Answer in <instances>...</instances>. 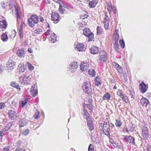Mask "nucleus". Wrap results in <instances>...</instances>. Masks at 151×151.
Returning a JSON list of instances; mask_svg holds the SVG:
<instances>
[{
    "label": "nucleus",
    "instance_id": "f257e3e1",
    "mask_svg": "<svg viewBox=\"0 0 151 151\" xmlns=\"http://www.w3.org/2000/svg\"><path fill=\"white\" fill-rule=\"evenodd\" d=\"M38 17L36 14L33 15L28 19V25L30 27H33L35 26V24L38 23Z\"/></svg>",
    "mask_w": 151,
    "mask_h": 151
},
{
    "label": "nucleus",
    "instance_id": "f03ea898",
    "mask_svg": "<svg viewBox=\"0 0 151 151\" xmlns=\"http://www.w3.org/2000/svg\"><path fill=\"white\" fill-rule=\"evenodd\" d=\"M99 58L97 60L98 61H99L101 63H104L106 62L107 57L106 53L103 50H101L99 53Z\"/></svg>",
    "mask_w": 151,
    "mask_h": 151
},
{
    "label": "nucleus",
    "instance_id": "7ed1b4c3",
    "mask_svg": "<svg viewBox=\"0 0 151 151\" xmlns=\"http://www.w3.org/2000/svg\"><path fill=\"white\" fill-rule=\"evenodd\" d=\"M82 88L84 92L87 94H89L92 91L91 85L89 82L84 83Z\"/></svg>",
    "mask_w": 151,
    "mask_h": 151
},
{
    "label": "nucleus",
    "instance_id": "20e7f679",
    "mask_svg": "<svg viewBox=\"0 0 151 151\" xmlns=\"http://www.w3.org/2000/svg\"><path fill=\"white\" fill-rule=\"evenodd\" d=\"M9 5L11 6L10 9H12V11H14L15 12L16 15L18 18L19 17V9L18 6H16L15 4L12 1L9 2Z\"/></svg>",
    "mask_w": 151,
    "mask_h": 151
},
{
    "label": "nucleus",
    "instance_id": "39448f33",
    "mask_svg": "<svg viewBox=\"0 0 151 151\" xmlns=\"http://www.w3.org/2000/svg\"><path fill=\"white\" fill-rule=\"evenodd\" d=\"M27 91L28 95L31 97H35L37 94V91L35 89L33 86H32L30 88H28Z\"/></svg>",
    "mask_w": 151,
    "mask_h": 151
},
{
    "label": "nucleus",
    "instance_id": "423d86ee",
    "mask_svg": "<svg viewBox=\"0 0 151 151\" xmlns=\"http://www.w3.org/2000/svg\"><path fill=\"white\" fill-rule=\"evenodd\" d=\"M124 139L125 142L132 143L133 145L135 144V139L131 136H125L124 137Z\"/></svg>",
    "mask_w": 151,
    "mask_h": 151
},
{
    "label": "nucleus",
    "instance_id": "0eeeda50",
    "mask_svg": "<svg viewBox=\"0 0 151 151\" xmlns=\"http://www.w3.org/2000/svg\"><path fill=\"white\" fill-rule=\"evenodd\" d=\"M59 14L55 12L52 14L51 19L54 21V23H57L59 21Z\"/></svg>",
    "mask_w": 151,
    "mask_h": 151
},
{
    "label": "nucleus",
    "instance_id": "6e6552de",
    "mask_svg": "<svg viewBox=\"0 0 151 151\" xmlns=\"http://www.w3.org/2000/svg\"><path fill=\"white\" fill-rule=\"evenodd\" d=\"M78 67V64L76 62H73L72 63L69 65V70L71 72L75 71Z\"/></svg>",
    "mask_w": 151,
    "mask_h": 151
},
{
    "label": "nucleus",
    "instance_id": "1a4fd4ad",
    "mask_svg": "<svg viewBox=\"0 0 151 151\" xmlns=\"http://www.w3.org/2000/svg\"><path fill=\"white\" fill-rule=\"evenodd\" d=\"M24 75V77L23 78V82L24 83H29V82L31 79V78L29 77V73L28 72H25L23 74Z\"/></svg>",
    "mask_w": 151,
    "mask_h": 151
},
{
    "label": "nucleus",
    "instance_id": "9d476101",
    "mask_svg": "<svg viewBox=\"0 0 151 151\" xmlns=\"http://www.w3.org/2000/svg\"><path fill=\"white\" fill-rule=\"evenodd\" d=\"M14 62L11 60H9L7 63V67L9 70H12L15 67Z\"/></svg>",
    "mask_w": 151,
    "mask_h": 151
},
{
    "label": "nucleus",
    "instance_id": "9b49d317",
    "mask_svg": "<svg viewBox=\"0 0 151 151\" xmlns=\"http://www.w3.org/2000/svg\"><path fill=\"white\" fill-rule=\"evenodd\" d=\"M147 88V86L142 82L139 84V89L142 93H145Z\"/></svg>",
    "mask_w": 151,
    "mask_h": 151
},
{
    "label": "nucleus",
    "instance_id": "f8f14e48",
    "mask_svg": "<svg viewBox=\"0 0 151 151\" xmlns=\"http://www.w3.org/2000/svg\"><path fill=\"white\" fill-rule=\"evenodd\" d=\"M75 49L78 51H82L84 50L85 48L83 43H79L75 46Z\"/></svg>",
    "mask_w": 151,
    "mask_h": 151
},
{
    "label": "nucleus",
    "instance_id": "ddd939ff",
    "mask_svg": "<svg viewBox=\"0 0 151 151\" xmlns=\"http://www.w3.org/2000/svg\"><path fill=\"white\" fill-rule=\"evenodd\" d=\"M142 135L144 138H147L149 137L148 129L146 127H144L142 129Z\"/></svg>",
    "mask_w": 151,
    "mask_h": 151
},
{
    "label": "nucleus",
    "instance_id": "4468645a",
    "mask_svg": "<svg viewBox=\"0 0 151 151\" xmlns=\"http://www.w3.org/2000/svg\"><path fill=\"white\" fill-rule=\"evenodd\" d=\"M86 119L87 122V124L90 129L92 130L93 129V125L92 122L93 120H90L89 116H87Z\"/></svg>",
    "mask_w": 151,
    "mask_h": 151
},
{
    "label": "nucleus",
    "instance_id": "2eb2a0df",
    "mask_svg": "<svg viewBox=\"0 0 151 151\" xmlns=\"http://www.w3.org/2000/svg\"><path fill=\"white\" fill-rule=\"evenodd\" d=\"M81 70L82 71L87 70L88 68L89 64L87 63H83L81 64L80 66Z\"/></svg>",
    "mask_w": 151,
    "mask_h": 151
},
{
    "label": "nucleus",
    "instance_id": "dca6fc26",
    "mask_svg": "<svg viewBox=\"0 0 151 151\" xmlns=\"http://www.w3.org/2000/svg\"><path fill=\"white\" fill-rule=\"evenodd\" d=\"M17 114L16 112L14 111L11 110L9 112V116L11 119H14L17 117Z\"/></svg>",
    "mask_w": 151,
    "mask_h": 151
},
{
    "label": "nucleus",
    "instance_id": "f3484780",
    "mask_svg": "<svg viewBox=\"0 0 151 151\" xmlns=\"http://www.w3.org/2000/svg\"><path fill=\"white\" fill-rule=\"evenodd\" d=\"M91 53L93 54H97L99 51V48L95 46H93L90 49Z\"/></svg>",
    "mask_w": 151,
    "mask_h": 151
},
{
    "label": "nucleus",
    "instance_id": "a211bd4d",
    "mask_svg": "<svg viewBox=\"0 0 151 151\" xmlns=\"http://www.w3.org/2000/svg\"><path fill=\"white\" fill-rule=\"evenodd\" d=\"M17 54L18 56L20 58H24L25 56V52L23 49L19 50L17 51Z\"/></svg>",
    "mask_w": 151,
    "mask_h": 151
},
{
    "label": "nucleus",
    "instance_id": "6ab92c4d",
    "mask_svg": "<svg viewBox=\"0 0 151 151\" xmlns=\"http://www.w3.org/2000/svg\"><path fill=\"white\" fill-rule=\"evenodd\" d=\"M98 0H93L89 3V7L90 8H94L97 4Z\"/></svg>",
    "mask_w": 151,
    "mask_h": 151
},
{
    "label": "nucleus",
    "instance_id": "aec40b11",
    "mask_svg": "<svg viewBox=\"0 0 151 151\" xmlns=\"http://www.w3.org/2000/svg\"><path fill=\"white\" fill-rule=\"evenodd\" d=\"M7 22L5 20H3L0 21V26L1 28L6 29L7 27Z\"/></svg>",
    "mask_w": 151,
    "mask_h": 151
},
{
    "label": "nucleus",
    "instance_id": "412c9836",
    "mask_svg": "<svg viewBox=\"0 0 151 151\" xmlns=\"http://www.w3.org/2000/svg\"><path fill=\"white\" fill-rule=\"evenodd\" d=\"M64 3L63 2L62 4H60L59 7V10L60 13L61 14H63L65 12V9H64Z\"/></svg>",
    "mask_w": 151,
    "mask_h": 151
},
{
    "label": "nucleus",
    "instance_id": "4be33fe9",
    "mask_svg": "<svg viewBox=\"0 0 151 151\" xmlns=\"http://www.w3.org/2000/svg\"><path fill=\"white\" fill-rule=\"evenodd\" d=\"M94 83L95 85L97 86L101 85V82L100 78L97 77L95 78Z\"/></svg>",
    "mask_w": 151,
    "mask_h": 151
},
{
    "label": "nucleus",
    "instance_id": "5701e85b",
    "mask_svg": "<svg viewBox=\"0 0 151 151\" xmlns=\"http://www.w3.org/2000/svg\"><path fill=\"white\" fill-rule=\"evenodd\" d=\"M140 102L142 105L145 107L147 106L149 103L148 100L145 98L142 99H141Z\"/></svg>",
    "mask_w": 151,
    "mask_h": 151
},
{
    "label": "nucleus",
    "instance_id": "b1692460",
    "mask_svg": "<svg viewBox=\"0 0 151 151\" xmlns=\"http://www.w3.org/2000/svg\"><path fill=\"white\" fill-rule=\"evenodd\" d=\"M27 123V120L25 119H23L20 120L19 122V125L20 127H23Z\"/></svg>",
    "mask_w": 151,
    "mask_h": 151
},
{
    "label": "nucleus",
    "instance_id": "393cba45",
    "mask_svg": "<svg viewBox=\"0 0 151 151\" xmlns=\"http://www.w3.org/2000/svg\"><path fill=\"white\" fill-rule=\"evenodd\" d=\"M110 94L108 92H107L102 97V99L104 100H109L110 99Z\"/></svg>",
    "mask_w": 151,
    "mask_h": 151
},
{
    "label": "nucleus",
    "instance_id": "a878e982",
    "mask_svg": "<svg viewBox=\"0 0 151 151\" xmlns=\"http://www.w3.org/2000/svg\"><path fill=\"white\" fill-rule=\"evenodd\" d=\"M91 33L90 30L88 28H86L83 30V34L86 37Z\"/></svg>",
    "mask_w": 151,
    "mask_h": 151
},
{
    "label": "nucleus",
    "instance_id": "bb28decb",
    "mask_svg": "<svg viewBox=\"0 0 151 151\" xmlns=\"http://www.w3.org/2000/svg\"><path fill=\"white\" fill-rule=\"evenodd\" d=\"M50 40L52 43H54L56 40V37L54 33L51 34Z\"/></svg>",
    "mask_w": 151,
    "mask_h": 151
},
{
    "label": "nucleus",
    "instance_id": "cd10ccee",
    "mask_svg": "<svg viewBox=\"0 0 151 151\" xmlns=\"http://www.w3.org/2000/svg\"><path fill=\"white\" fill-rule=\"evenodd\" d=\"M1 39L3 41L5 42L7 40L8 37L6 34L5 33H3L1 36Z\"/></svg>",
    "mask_w": 151,
    "mask_h": 151
},
{
    "label": "nucleus",
    "instance_id": "c85d7f7f",
    "mask_svg": "<svg viewBox=\"0 0 151 151\" xmlns=\"http://www.w3.org/2000/svg\"><path fill=\"white\" fill-rule=\"evenodd\" d=\"M118 30L117 29H116L115 31L114 34L113 36L114 38L116 41H117L119 38V35L118 34Z\"/></svg>",
    "mask_w": 151,
    "mask_h": 151
},
{
    "label": "nucleus",
    "instance_id": "c756f323",
    "mask_svg": "<svg viewBox=\"0 0 151 151\" xmlns=\"http://www.w3.org/2000/svg\"><path fill=\"white\" fill-rule=\"evenodd\" d=\"M88 74L92 77H94L95 75V70L92 69H90L88 70Z\"/></svg>",
    "mask_w": 151,
    "mask_h": 151
},
{
    "label": "nucleus",
    "instance_id": "7c9ffc66",
    "mask_svg": "<svg viewBox=\"0 0 151 151\" xmlns=\"http://www.w3.org/2000/svg\"><path fill=\"white\" fill-rule=\"evenodd\" d=\"M19 34L20 38H22L23 37V29L22 27L21 26L19 29Z\"/></svg>",
    "mask_w": 151,
    "mask_h": 151
},
{
    "label": "nucleus",
    "instance_id": "2f4dec72",
    "mask_svg": "<svg viewBox=\"0 0 151 151\" xmlns=\"http://www.w3.org/2000/svg\"><path fill=\"white\" fill-rule=\"evenodd\" d=\"M42 32V29L38 28L34 31V33L37 35L41 34Z\"/></svg>",
    "mask_w": 151,
    "mask_h": 151
},
{
    "label": "nucleus",
    "instance_id": "473e14b6",
    "mask_svg": "<svg viewBox=\"0 0 151 151\" xmlns=\"http://www.w3.org/2000/svg\"><path fill=\"white\" fill-rule=\"evenodd\" d=\"M87 37H88V41H91L94 38V34L93 33L91 32Z\"/></svg>",
    "mask_w": 151,
    "mask_h": 151
},
{
    "label": "nucleus",
    "instance_id": "72a5a7b5",
    "mask_svg": "<svg viewBox=\"0 0 151 151\" xmlns=\"http://www.w3.org/2000/svg\"><path fill=\"white\" fill-rule=\"evenodd\" d=\"M117 95L120 96V97L122 98L125 95V94L121 90H119L117 92Z\"/></svg>",
    "mask_w": 151,
    "mask_h": 151
},
{
    "label": "nucleus",
    "instance_id": "f704fd0d",
    "mask_svg": "<svg viewBox=\"0 0 151 151\" xmlns=\"http://www.w3.org/2000/svg\"><path fill=\"white\" fill-rule=\"evenodd\" d=\"M97 34L99 35H100L102 34V29L101 27H100L98 26L97 28Z\"/></svg>",
    "mask_w": 151,
    "mask_h": 151
},
{
    "label": "nucleus",
    "instance_id": "c9c22d12",
    "mask_svg": "<svg viewBox=\"0 0 151 151\" xmlns=\"http://www.w3.org/2000/svg\"><path fill=\"white\" fill-rule=\"evenodd\" d=\"M27 65L28 66V68L30 70L32 71L34 69V67L29 62H27Z\"/></svg>",
    "mask_w": 151,
    "mask_h": 151
},
{
    "label": "nucleus",
    "instance_id": "e433bc0d",
    "mask_svg": "<svg viewBox=\"0 0 151 151\" xmlns=\"http://www.w3.org/2000/svg\"><path fill=\"white\" fill-rule=\"evenodd\" d=\"M109 125L108 124H106L104 125L103 127V130H105L106 132H108L109 130Z\"/></svg>",
    "mask_w": 151,
    "mask_h": 151
},
{
    "label": "nucleus",
    "instance_id": "4c0bfd02",
    "mask_svg": "<svg viewBox=\"0 0 151 151\" xmlns=\"http://www.w3.org/2000/svg\"><path fill=\"white\" fill-rule=\"evenodd\" d=\"M88 17L87 13L86 12L83 14H82L81 15V18L82 19L87 18Z\"/></svg>",
    "mask_w": 151,
    "mask_h": 151
},
{
    "label": "nucleus",
    "instance_id": "58836bf2",
    "mask_svg": "<svg viewBox=\"0 0 151 151\" xmlns=\"http://www.w3.org/2000/svg\"><path fill=\"white\" fill-rule=\"evenodd\" d=\"M27 101V99H23L22 100L21 105L22 107H23L26 104Z\"/></svg>",
    "mask_w": 151,
    "mask_h": 151
},
{
    "label": "nucleus",
    "instance_id": "ea45409f",
    "mask_svg": "<svg viewBox=\"0 0 151 151\" xmlns=\"http://www.w3.org/2000/svg\"><path fill=\"white\" fill-rule=\"evenodd\" d=\"M11 85L12 87L17 88H18L19 87V85L14 82H12L11 83Z\"/></svg>",
    "mask_w": 151,
    "mask_h": 151
},
{
    "label": "nucleus",
    "instance_id": "a19ab883",
    "mask_svg": "<svg viewBox=\"0 0 151 151\" xmlns=\"http://www.w3.org/2000/svg\"><path fill=\"white\" fill-rule=\"evenodd\" d=\"M29 133V130L26 129L25 131H23L22 132V134L24 136L27 135Z\"/></svg>",
    "mask_w": 151,
    "mask_h": 151
},
{
    "label": "nucleus",
    "instance_id": "79ce46f5",
    "mask_svg": "<svg viewBox=\"0 0 151 151\" xmlns=\"http://www.w3.org/2000/svg\"><path fill=\"white\" fill-rule=\"evenodd\" d=\"M93 145L91 144H90L88 147V151H95L94 149Z\"/></svg>",
    "mask_w": 151,
    "mask_h": 151
},
{
    "label": "nucleus",
    "instance_id": "37998d69",
    "mask_svg": "<svg viewBox=\"0 0 151 151\" xmlns=\"http://www.w3.org/2000/svg\"><path fill=\"white\" fill-rule=\"evenodd\" d=\"M104 27L105 29L106 30L109 29V23L108 21L105 22L104 23Z\"/></svg>",
    "mask_w": 151,
    "mask_h": 151
},
{
    "label": "nucleus",
    "instance_id": "c03bdc74",
    "mask_svg": "<svg viewBox=\"0 0 151 151\" xmlns=\"http://www.w3.org/2000/svg\"><path fill=\"white\" fill-rule=\"evenodd\" d=\"M122 124V122L120 121H118L117 120H116V122L115 123V124L116 126L117 127H120Z\"/></svg>",
    "mask_w": 151,
    "mask_h": 151
},
{
    "label": "nucleus",
    "instance_id": "a18cd8bd",
    "mask_svg": "<svg viewBox=\"0 0 151 151\" xmlns=\"http://www.w3.org/2000/svg\"><path fill=\"white\" fill-rule=\"evenodd\" d=\"M119 42L122 47L123 48H124L125 44L124 41L122 40H120Z\"/></svg>",
    "mask_w": 151,
    "mask_h": 151
},
{
    "label": "nucleus",
    "instance_id": "49530a36",
    "mask_svg": "<svg viewBox=\"0 0 151 151\" xmlns=\"http://www.w3.org/2000/svg\"><path fill=\"white\" fill-rule=\"evenodd\" d=\"M122 99L126 103H127L129 101L128 97L125 95Z\"/></svg>",
    "mask_w": 151,
    "mask_h": 151
},
{
    "label": "nucleus",
    "instance_id": "de8ad7c7",
    "mask_svg": "<svg viewBox=\"0 0 151 151\" xmlns=\"http://www.w3.org/2000/svg\"><path fill=\"white\" fill-rule=\"evenodd\" d=\"M39 112L37 111L35 113V114L34 115V117L35 119H37L39 118Z\"/></svg>",
    "mask_w": 151,
    "mask_h": 151
},
{
    "label": "nucleus",
    "instance_id": "09e8293b",
    "mask_svg": "<svg viewBox=\"0 0 151 151\" xmlns=\"http://www.w3.org/2000/svg\"><path fill=\"white\" fill-rule=\"evenodd\" d=\"M114 47L116 51H118L119 50V45L118 43H116L115 44Z\"/></svg>",
    "mask_w": 151,
    "mask_h": 151
},
{
    "label": "nucleus",
    "instance_id": "8fccbe9b",
    "mask_svg": "<svg viewBox=\"0 0 151 151\" xmlns=\"http://www.w3.org/2000/svg\"><path fill=\"white\" fill-rule=\"evenodd\" d=\"M86 106L89 109H91L92 107V105L91 104H86Z\"/></svg>",
    "mask_w": 151,
    "mask_h": 151
},
{
    "label": "nucleus",
    "instance_id": "3c124183",
    "mask_svg": "<svg viewBox=\"0 0 151 151\" xmlns=\"http://www.w3.org/2000/svg\"><path fill=\"white\" fill-rule=\"evenodd\" d=\"M5 106L4 104V103H0V109H3Z\"/></svg>",
    "mask_w": 151,
    "mask_h": 151
},
{
    "label": "nucleus",
    "instance_id": "603ef678",
    "mask_svg": "<svg viewBox=\"0 0 151 151\" xmlns=\"http://www.w3.org/2000/svg\"><path fill=\"white\" fill-rule=\"evenodd\" d=\"M6 131V130H3L2 131H1L0 132V136H1V137H2L4 134V133Z\"/></svg>",
    "mask_w": 151,
    "mask_h": 151
},
{
    "label": "nucleus",
    "instance_id": "864d4df0",
    "mask_svg": "<svg viewBox=\"0 0 151 151\" xmlns=\"http://www.w3.org/2000/svg\"><path fill=\"white\" fill-rule=\"evenodd\" d=\"M1 5L2 7L4 8H5L7 6V5L4 2H2L1 3Z\"/></svg>",
    "mask_w": 151,
    "mask_h": 151
},
{
    "label": "nucleus",
    "instance_id": "5fc2aeb1",
    "mask_svg": "<svg viewBox=\"0 0 151 151\" xmlns=\"http://www.w3.org/2000/svg\"><path fill=\"white\" fill-rule=\"evenodd\" d=\"M39 17V20H40V22H43L44 21V19L43 17H41L40 16L38 17Z\"/></svg>",
    "mask_w": 151,
    "mask_h": 151
},
{
    "label": "nucleus",
    "instance_id": "6e6d98bb",
    "mask_svg": "<svg viewBox=\"0 0 151 151\" xmlns=\"http://www.w3.org/2000/svg\"><path fill=\"white\" fill-rule=\"evenodd\" d=\"M20 70V73H23L25 71V68L24 66H23V68H21L19 69Z\"/></svg>",
    "mask_w": 151,
    "mask_h": 151
},
{
    "label": "nucleus",
    "instance_id": "4d7b16f0",
    "mask_svg": "<svg viewBox=\"0 0 151 151\" xmlns=\"http://www.w3.org/2000/svg\"><path fill=\"white\" fill-rule=\"evenodd\" d=\"M147 149L146 151H151V146L150 145H147Z\"/></svg>",
    "mask_w": 151,
    "mask_h": 151
},
{
    "label": "nucleus",
    "instance_id": "13d9d810",
    "mask_svg": "<svg viewBox=\"0 0 151 151\" xmlns=\"http://www.w3.org/2000/svg\"><path fill=\"white\" fill-rule=\"evenodd\" d=\"M55 2L58 3H59V5L60 4H62L63 2L61 1V0H53Z\"/></svg>",
    "mask_w": 151,
    "mask_h": 151
},
{
    "label": "nucleus",
    "instance_id": "bf43d9fd",
    "mask_svg": "<svg viewBox=\"0 0 151 151\" xmlns=\"http://www.w3.org/2000/svg\"><path fill=\"white\" fill-rule=\"evenodd\" d=\"M117 69L119 72L121 73L122 72V68L121 66L119 65L118 68H117Z\"/></svg>",
    "mask_w": 151,
    "mask_h": 151
},
{
    "label": "nucleus",
    "instance_id": "052dcab7",
    "mask_svg": "<svg viewBox=\"0 0 151 151\" xmlns=\"http://www.w3.org/2000/svg\"><path fill=\"white\" fill-rule=\"evenodd\" d=\"M83 112L84 113V118L86 119V117L87 116H88V115L87 114V111L85 110H84Z\"/></svg>",
    "mask_w": 151,
    "mask_h": 151
},
{
    "label": "nucleus",
    "instance_id": "680f3d73",
    "mask_svg": "<svg viewBox=\"0 0 151 151\" xmlns=\"http://www.w3.org/2000/svg\"><path fill=\"white\" fill-rule=\"evenodd\" d=\"M50 29L47 30L45 33V35L46 36L49 35L50 34Z\"/></svg>",
    "mask_w": 151,
    "mask_h": 151
},
{
    "label": "nucleus",
    "instance_id": "e2e57ef3",
    "mask_svg": "<svg viewBox=\"0 0 151 151\" xmlns=\"http://www.w3.org/2000/svg\"><path fill=\"white\" fill-rule=\"evenodd\" d=\"M28 51L30 53H32L33 52V49L31 48H28Z\"/></svg>",
    "mask_w": 151,
    "mask_h": 151
},
{
    "label": "nucleus",
    "instance_id": "0e129e2a",
    "mask_svg": "<svg viewBox=\"0 0 151 151\" xmlns=\"http://www.w3.org/2000/svg\"><path fill=\"white\" fill-rule=\"evenodd\" d=\"M113 65L116 68H118V67L119 66V65L116 63H114Z\"/></svg>",
    "mask_w": 151,
    "mask_h": 151
},
{
    "label": "nucleus",
    "instance_id": "69168bd1",
    "mask_svg": "<svg viewBox=\"0 0 151 151\" xmlns=\"http://www.w3.org/2000/svg\"><path fill=\"white\" fill-rule=\"evenodd\" d=\"M9 151V149L8 147H6L4 148L2 151Z\"/></svg>",
    "mask_w": 151,
    "mask_h": 151
},
{
    "label": "nucleus",
    "instance_id": "338daca9",
    "mask_svg": "<svg viewBox=\"0 0 151 151\" xmlns=\"http://www.w3.org/2000/svg\"><path fill=\"white\" fill-rule=\"evenodd\" d=\"M23 66H24V64L23 63H20L19 65V67L23 68Z\"/></svg>",
    "mask_w": 151,
    "mask_h": 151
},
{
    "label": "nucleus",
    "instance_id": "774afa93",
    "mask_svg": "<svg viewBox=\"0 0 151 151\" xmlns=\"http://www.w3.org/2000/svg\"><path fill=\"white\" fill-rule=\"evenodd\" d=\"M3 67L1 64H0V73L2 71Z\"/></svg>",
    "mask_w": 151,
    "mask_h": 151
}]
</instances>
